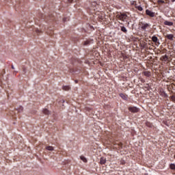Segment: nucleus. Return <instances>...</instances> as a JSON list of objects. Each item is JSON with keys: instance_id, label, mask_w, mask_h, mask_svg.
<instances>
[{"instance_id": "nucleus-1", "label": "nucleus", "mask_w": 175, "mask_h": 175, "mask_svg": "<svg viewBox=\"0 0 175 175\" xmlns=\"http://www.w3.org/2000/svg\"><path fill=\"white\" fill-rule=\"evenodd\" d=\"M129 110L131 113H139V108L136 107H129Z\"/></svg>"}, {"instance_id": "nucleus-2", "label": "nucleus", "mask_w": 175, "mask_h": 175, "mask_svg": "<svg viewBox=\"0 0 175 175\" xmlns=\"http://www.w3.org/2000/svg\"><path fill=\"white\" fill-rule=\"evenodd\" d=\"M146 13L147 16H149V17H155V12H152L150 10H146Z\"/></svg>"}, {"instance_id": "nucleus-3", "label": "nucleus", "mask_w": 175, "mask_h": 175, "mask_svg": "<svg viewBox=\"0 0 175 175\" xmlns=\"http://www.w3.org/2000/svg\"><path fill=\"white\" fill-rule=\"evenodd\" d=\"M118 18L120 20H122V21H124V20H126V18H128V15H126V14H121L119 16Z\"/></svg>"}, {"instance_id": "nucleus-4", "label": "nucleus", "mask_w": 175, "mask_h": 175, "mask_svg": "<svg viewBox=\"0 0 175 175\" xmlns=\"http://www.w3.org/2000/svg\"><path fill=\"white\" fill-rule=\"evenodd\" d=\"M141 24H142L141 28L143 31H146V29H147V28H148V27H150V25H148V23H142Z\"/></svg>"}, {"instance_id": "nucleus-5", "label": "nucleus", "mask_w": 175, "mask_h": 175, "mask_svg": "<svg viewBox=\"0 0 175 175\" xmlns=\"http://www.w3.org/2000/svg\"><path fill=\"white\" fill-rule=\"evenodd\" d=\"M120 98L124 99V100H126L128 99V96L124 93H120Z\"/></svg>"}, {"instance_id": "nucleus-6", "label": "nucleus", "mask_w": 175, "mask_h": 175, "mask_svg": "<svg viewBox=\"0 0 175 175\" xmlns=\"http://www.w3.org/2000/svg\"><path fill=\"white\" fill-rule=\"evenodd\" d=\"M42 112L45 114V116H50V114L51 113L47 109H44Z\"/></svg>"}, {"instance_id": "nucleus-7", "label": "nucleus", "mask_w": 175, "mask_h": 175, "mask_svg": "<svg viewBox=\"0 0 175 175\" xmlns=\"http://www.w3.org/2000/svg\"><path fill=\"white\" fill-rule=\"evenodd\" d=\"M100 165H105V163H106V159H105V157H101L100 159Z\"/></svg>"}, {"instance_id": "nucleus-8", "label": "nucleus", "mask_w": 175, "mask_h": 175, "mask_svg": "<svg viewBox=\"0 0 175 175\" xmlns=\"http://www.w3.org/2000/svg\"><path fill=\"white\" fill-rule=\"evenodd\" d=\"M164 25H168L169 27H172V25H173V22L165 21L164 22Z\"/></svg>"}, {"instance_id": "nucleus-9", "label": "nucleus", "mask_w": 175, "mask_h": 175, "mask_svg": "<svg viewBox=\"0 0 175 175\" xmlns=\"http://www.w3.org/2000/svg\"><path fill=\"white\" fill-rule=\"evenodd\" d=\"M167 39H169V40H173V38H174V36L173 34H168L165 36Z\"/></svg>"}, {"instance_id": "nucleus-10", "label": "nucleus", "mask_w": 175, "mask_h": 175, "mask_svg": "<svg viewBox=\"0 0 175 175\" xmlns=\"http://www.w3.org/2000/svg\"><path fill=\"white\" fill-rule=\"evenodd\" d=\"M144 75L147 77H150V76H151V72L150 71H145L144 72Z\"/></svg>"}, {"instance_id": "nucleus-11", "label": "nucleus", "mask_w": 175, "mask_h": 175, "mask_svg": "<svg viewBox=\"0 0 175 175\" xmlns=\"http://www.w3.org/2000/svg\"><path fill=\"white\" fill-rule=\"evenodd\" d=\"M152 42H154V43H157V42H158V37H157L156 36H152Z\"/></svg>"}, {"instance_id": "nucleus-12", "label": "nucleus", "mask_w": 175, "mask_h": 175, "mask_svg": "<svg viewBox=\"0 0 175 175\" xmlns=\"http://www.w3.org/2000/svg\"><path fill=\"white\" fill-rule=\"evenodd\" d=\"M62 90H64V91H69V90H70V87L68 85L63 86Z\"/></svg>"}, {"instance_id": "nucleus-13", "label": "nucleus", "mask_w": 175, "mask_h": 175, "mask_svg": "<svg viewBox=\"0 0 175 175\" xmlns=\"http://www.w3.org/2000/svg\"><path fill=\"white\" fill-rule=\"evenodd\" d=\"M121 31L122 32H124V33H126V32H128V30L126 29V28L124 26L121 27Z\"/></svg>"}, {"instance_id": "nucleus-14", "label": "nucleus", "mask_w": 175, "mask_h": 175, "mask_svg": "<svg viewBox=\"0 0 175 175\" xmlns=\"http://www.w3.org/2000/svg\"><path fill=\"white\" fill-rule=\"evenodd\" d=\"M46 150H48L49 151H53L54 150V147H53V146H46Z\"/></svg>"}, {"instance_id": "nucleus-15", "label": "nucleus", "mask_w": 175, "mask_h": 175, "mask_svg": "<svg viewBox=\"0 0 175 175\" xmlns=\"http://www.w3.org/2000/svg\"><path fill=\"white\" fill-rule=\"evenodd\" d=\"M16 110L18 113H21V111H23L24 109L23 108V107L20 106L19 107L16 108Z\"/></svg>"}, {"instance_id": "nucleus-16", "label": "nucleus", "mask_w": 175, "mask_h": 175, "mask_svg": "<svg viewBox=\"0 0 175 175\" xmlns=\"http://www.w3.org/2000/svg\"><path fill=\"white\" fill-rule=\"evenodd\" d=\"M88 44H91V41H90V40H86V41H85L84 43H83V45H84V46H88Z\"/></svg>"}, {"instance_id": "nucleus-17", "label": "nucleus", "mask_w": 175, "mask_h": 175, "mask_svg": "<svg viewBox=\"0 0 175 175\" xmlns=\"http://www.w3.org/2000/svg\"><path fill=\"white\" fill-rule=\"evenodd\" d=\"M170 168L172 170H175V164L174 163H172L170 165Z\"/></svg>"}, {"instance_id": "nucleus-18", "label": "nucleus", "mask_w": 175, "mask_h": 175, "mask_svg": "<svg viewBox=\"0 0 175 175\" xmlns=\"http://www.w3.org/2000/svg\"><path fill=\"white\" fill-rule=\"evenodd\" d=\"M81 161H83V162H85V163L87 162V159L85 157H84V156H81Z\"/></svg>"}, {"instance_id": "nucleus-19", "label": "nucleus", "mask_w": 175, "mask_h": 175, "mask_svg": "<svg viewBox=\"0 0 175 175\" xmlns=\"http://www.w3.org/2000/svg\"><path fill=\"white\" fill-rule=\"evenodd\" d=\"M162 58L163 59H164V61H167V59H169L167 55H165L164 56H163Z\"/></svg>"}, {"instance_id": "nucleus-20", "label": "nucleus", "mask_w": 175, "mask_h": 175, "mask_svg": "<svg viewBox=\"0 0 175 175\" xmlns=\"http://www.w3.org/2000/svg\"><path fill=\"white\" fill-rule=\"evenodd\" d=\"M157 3H159V5H161V3H165V1H163V0H158Z\"/></svg>"}, {"instance_id": "nucleus-21", "label": "nucleus", "mask_w": 175, "mask_h": 175, "mask_svg": "<svg viewBox=\"0 0 175 175\" xmlns=\"http://www.w3.org/2000/svg\"><path fill=\"white\" fill-rule=\"evenodd\" d=\"M170 98H171V100H172V102H175V96H170Z\"/></svg>"}, {"instance_id": "nucleus-22", "label": "nucleus", "mask_w": 175, "mask_h": 175, "mask_svg": "<svg viewBox=\"0 0 175 175\" xmlns=\"http://www.w3.org/2000/svg\"><path fill=\"white\" fill-rule=\"evenodd\" d=\"M137 10H139V12H142V10H143V8L142 6H138Z\"/></svg>"}, {"instance_id": "nucleus-23", "label": "nucleus", "mask_w": 175, "mask_h": 175, "mask_svg": "<svg viewBox=\"0 0 175 175\" xmlns=\"http://www.w3.org/2000/svg\"><path fill=\"white\" fill-rule=\"evenodd\" d=\"M146 126H149L150 128H151V126H152V124H150V122H147V123H146Z\"/></svg>"}, {"instance_id": "nucleus-24", "label": "nucleus", "mask_w": 175, "mask_h": 175, "mask_svg": "<svg viewBox=\"0 0 175 175\" xmlns=\"http://www.w3.org/2000/svg\"><path fill=\"white\" fill-rule=\"evenodd\" d=\"M118 146H119V147L122 148V143H119V144H118Z\"/></svg>"}, {"instance_id": "nucleus-25", "label": "nucleus", "mask_w": 175, "mask_h": 175, "mask_svg": "<svg viewBox=\"0 0 175 175\" xmlns=\"http://www.w3.org/2000/svg\"><path fill=\"white\" fill-rule=\"evenodd\" d=\"M75 83L76 84H77V83H79V80L75 79Z\"/></svg>"}, {"instance_id": "nucleus-26", "label": "nucleus", "mask_w": 175, "mask_h": 175, "mask_svg": "<svg viewBox=\"0 0 175 175\" xmlns=\"http://www.w3.org/2000/svg\"><path fill=\"white\" fill-rule=\"evenodd\" d=\"M36 32L37 33H39V32H40V31H39V29H36Z\"/></svg>"}, {"instance_id": "nucleus-27", "label": "nucleus", "mask_w": 175, "mask_h": 175, "mask_svg": "<svg viewBox=\"0 0 175 175\" xmlns=\"http://www.w3.org/2000/svg\"><path fill=\"white\" fill-rule=\"evenodd\" d=\"M164 96H165V98H167V94L166 93H165V94H164Z\"/></svg>"}, {"instance_id": "nucleus-28", "label": "nucleus", "mask_w": 175, "mask_h": 175, "mask_svg": "<svg viewBox=\"0 0 175 175\" xmlns=\"http://www.w3.org/2000/svg\"><path fill=\"white\" fill-rule=\"evenodd\" d=\"M68 2H70V3H72V2H73V0H68Z\"/></svg>"}, {"instance_id": "nucleus-29", "label": "nucleus", "mask_w": 175, "mask_h": 175, "mask_svg": "<svg viewBox=\"0 0 175 175\" xmlns=\"http://www.w3.org/2000/svg\"><path fill=\"white\" fill-rule=\"evenodd\" d=\"M11 68H12V69H14V66L12 65Z\"/></svg>"}, {"instance_id": "nucleus-30", "label": "nucleus", "mask_w": 175, "mask_h": 175, "mask_svg": "<svg viewBox=\"0 0 175 175\" xmlns=\"http://www.w3.org/2000/svg\"><path fill=\"white\" fill-rule=\"evenodd\" d=\"M17 73V71H14V75H16Z\"/></svg>"}, {"instance_id": "nucleus-31", "label": "nucleus", "mask_w": 175, "mask_h": 175, "mask_svg": "<svg viewBox=\"0 0 175 175\" xmlns=\"http://www.w3.org/2000/svg\"><path fill=\"white\" fill-rule=\"evenodd\" d=\"M172 1V2H175V0H171Z\"/></svg>"}, {"instance_id": "nucleus-32", "label": "nucleus", "mask_w": 175, "mask_h": 175, "mask_svg": "<svg viewBox=\"0 0 175 175\" xmlns=\"http://www.w3.org/2000/svg\"><path fill=\"white\" fill-rule=\"evenodd\" d=\"M23 72H25V68H23Z\"/></svg>"}, {"instance_id": "nucleus-33", "label": "nucleus", "mask_w": 175, "mask_h": 175, "mask_svg": "<svg viewBox=\"0 0 175 175\" xmlns=\"http://www.w3.org/2000/svg\"><path fill=\"white\" fill-rule=\"evenodd\" d=\"M3 72L5 73V70H3Z\"/></svg>"}, {"instance_id": "nucleus-34", "label": "nucleus", "mask_w": 175, "mask_h": 175, "mask_svg": "<svg viewBox=\"0 0 175 175\" xmlns=\"http://www.w3.org/2000/svg\"><path fill=\"white\" fill-rule=\"evenodd\" d=\"M65 102V100H63V103Z\"/></svg>"}]
</instances>
